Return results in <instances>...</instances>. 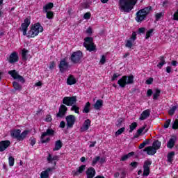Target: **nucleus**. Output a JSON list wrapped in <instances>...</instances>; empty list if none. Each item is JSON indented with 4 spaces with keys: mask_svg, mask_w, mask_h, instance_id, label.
Instances as JSON below:
<instances>
[{
    "mask_svg": "<svg viewBox=\"0 0 178 178\" xmlns=\"http://www.w3.org/2000/svg\"><path fill=\"white\" fill-rule=\"evenodd\" d=\"M55 170V167H51L46 169L40 173V178H48L49 177V174L52 173Z\"/></svg>",
    "mask_w": 178,
    "mask_h": 178,
    "instance_id": "dca6fc26",
    "label": "nucleus"
},
{
    "mask_svg": "<svg viewBox=\"0 0 178 178\" xmlns=\"http://www.w3.org/2000/svg\"><path fill=\"white\" fill-rule=\"evenodd\" d=\"M134 45V40H131V39H129L127 40L125 47L127 48H131Z\"/></svg>",
    "mask_w": 178,
    "mask_h": 178,
    "instance_id": "c9c22d12",
    "label": "nucleus"
},
{
    "mask_svg": "<svg viewBox=\"0 0 178 178\" xmlns=\"http://www.w3.org/2000/svg\"><path fill=\"white\" fill-rule=\"evenodd\" d=\"M177 109V106H172L168 111V113L170 116H173L175 115V112H176V110Z\"/></svg>",
    "mask_w": 178,
    "mask_h": 178,
    "instance_id": "ea45409f",
    "label": "nucleus"
},
{
    "mask_svg": "<svg viewBox=\"0 0 178 178\" xmlns=\"http://www.w3.org/2000/svg\"><path fill=\"white\" fill-rule=\"evenodd\" d=\"M44 122H52V116H51V115H46Z\"/></svg>",
    "mask_w": 178,
    "mask_h": 178,
    "instance_id": "603ef678",
    "label": "nucleus"
},
{
    "mask_svg": "<svg viewBox=\"0 0 178 178\" xmlns=\"http://www.w3.org/2000/svg\"><path fill=\"white\" fill-rule=\"evenodd\" d=\"M91 17V13H86L83 15V19L86 20H88Z\"/></svg>",
    "mask_w": 178,
    "mask_h": 178,
    "instance_id": "864d4df0",
    "label": "nucleus"
},
{
    "mask_svg": "<svg viewBox=\"0 0 178 178\" xmlns=\"http://www.w3.org/2000/svg\"><path fill=\"white\" fill-rule=\"evenodd\" d=\"M56 65H55V63L54 62H52L50 65H49V69L51 70H52V69H54Z\"/></svg>",
    "mask_w": 178,
    "mask_h": 178,
    "instance_id": "0e129e2a",
    "label": "nucleus"
},
{
    "mask_svg": "<svg viewBox=\"0 0 178 178\" xmlns=\"http://www.w3.org/2000/svg\"><path fill=\"white\" fill-rule=\"evenodd\" d=\"M106 162V159L105 157H101L99 156H95L92 159V166H94L97 163H100V165H102V163H105Z\"/></svg>",
    "mask_w": 178,
    "mask_h": 178,
    "instance_id": "ddd939ff",
    "label": "nucleus"
},
{
    "mask_svg": "<svg viewBox=\"0 0 178 178\" xmlns=\"http://www.w3.org/2000/svg\"><path fill=\"white\" fill-rule=\"evenodd\" d=\"M31 22L29 18H26L24 21V23L22 24L20 31H22L23 35H27L29 38H34V37H37L40 33H42L44 31V27L41 26V24L36 23L31 26V29L28 31L27 29H29V26Z\"/></svg>",
    "mask_w": 178,
    "mask_h": 178,
    "instance_id": "f257e3e1",
    "label": "nucleus"
},
{
    "mask_svg": "<svg viewBox=\"0 0 178 178\" xmlns=\"http://www.w3.org/2000/svg\"><path fill=\"white\" fill-rule=\"evenodd\" d=\"M65 126H66V123H65L64 121H62V122L60 123V127H61V129H65Z\"/></svg>",
    "mask_w": 178,
    "mask_h": 178,
    "instance_id": "e2e57ef3",
    "label": "nucleus"
},
{
    "mask_svg": "<svg viewBox=\"0 0 178 178\" xmlns=\"http://www.w3.org/2000/svg\"><path fill=\"white\" fill-rule=\"evenodd\" d=\"M170 122H171L170 119H168L165 121V122L163 125L164 129H168L169 127V126L170 124Z\"/></svg>",
    "mask_w": 178,
    "mask_h": 178,
    "instance_id": "8fccbe9b",
    "label": "nucleus"
},
{
    "mask_svg": "<svg viewBox=\"0 0 178 178\" xmlns=\"http://www.w3.org/2000/svg\"><path fill=\"white\" fill-rule=\"evenodd\" d=\"M86 33H87L88 34H92V29L90 27H89V28L87 29Z\"/></svg>",
    "mask_w": 178,
    "mask_h": 178,
    "instance_id": "69168bd1",
    "label": "nucleus"
},
{
    "mask_svg": "<svg viewBox=\"0 0 178 178\" xmlns=\"http://www.w3.org/2000/svg\"><path fill=\"white\" fill-rule=\"evenodd\" d=\"M176 143V138H171L167 143L168 148H173L175 144Z\"/></svg>",
    "mask_w": 178,
    "mask_h": 178,
    "instance_id": "bb28decb",
    "label": "nucleus"
},
{
    "mask_svg": "<svg viewBox=\"0 0 178 178\" xmlns=\"http://www.w3.org/2000/svg\"><path fill=\"white\" fill-rule=\"evenodd\" d=\"M8 164L9 166H13V165H15V159L13 158V156H10L8 158Z\"/></svg>",
    "mask_w": 178,
    "mask_h": 178,
    "instance_id": "37998d69",
    "label": "nucleus"
},
{
    "mask_svg": "<svg viewBox=\"0 0 178 178\" xmlns=\"http://www.w3.org/2000/svg\"><path fill=\"white\" fill-rule=\"evenodd\" d=\"M119 76H120V74L116 73V74H114L112 76V81H115V80H116V79H118V77H119Z\"/></svg>",
    "mask_w": 178,
    "mask_h": 178,
    "instance_id": "13d9d810",
    "label": "nucleus"
},
{
    "mask_svg": "<svg viewBox=\"0 0 178 178\" xmlns=\"http://www.w3.org/2000/svg\"><path fill=\"white\" fill-rule=\"evenodd\" d=\"M67 112V107L63 104L60 106L58 113H57V118H63Z\"/></svg>",
    "mask_w": 178,
    "mask_h": 178,
    "instance_id": "f3484780",
    "label": "nucleus"
},
{
    "mask_svg": "<svg viewBox=\"0 0 178 178\" xmlns=\"http://www.w3.org/2000/svg\"><path fill=\"white\" fill-rule=\"evenodd\" d=\"M175 156V152H171L168 154V161L172 162L173 161V157Z\"/></svg>",
    "mask_w": 178,
    "mask_h": 178,
    "instance_id": "58836bf2",
    "label": "nucleus"
},
{
    "mask_svg": "<svg viewBox=\"0 0 178 178\" xmlns=\"http://www.w3.org/2000/svg\"><path fill=\"white\" fill-rule=\"evenodd\" d=\"M152 162L151 161L147 160L145 161L143 165V176H148L149 175V167L151 166V164Z\"/></svg>",
    "mask_w": 178,
    "mask_h": 178,
    "instance_id": "4468645a",
    "label": "nucleus"
},
{
    "mask_svg": "<svg viewBox=\"0 0 178 178\" xmlns=\"http://www.w3.org/2000/svg\"><path fill=\"white\" fill-rule=\"evenodd\" d=\"M126 177V171H122L121 172V178H124Z\"/></svg>",
    "mask_w": 178,
    "mask_h": 178,
    "instance_id": "774afa93",
    "label": "nucleus"
},
{
    "mask_svg": "<svg viewBox=\"0 0 178 178\" xmlns=\"http://www.w3.org/2000/svg\"><path fill=\"white\" fill-rule=\"evenodd\" d=\"M90 127H91V120H90V119H87L84 121L83 125L81 127L80 131L81 133H84V131H87Z\"/></svg>",
    "mask_w": 178,
    "mask_h": 178,
    "instance_id": "2eb2a0df",
    "label": "nucleus"
},
{
    "mask_svg": "<svg viewBox=\"0 0 178 178\" xmlns=\"http://www.w3.org/2000/svg\"><path fill=\"white\" fill-rule=\"evenodd\" d=\"M154 81V79L149 78L147 80H146V84H152V82Z\"/></svg>",
    "mask_w": 178,
    "mask_h": 178,
    "instance_id": "052dcab7",
    "label": "nucleus"
},
{
    "mask_svg": "<svg viewBox=\"0 0 178 178\" xmlns=\"http://www.w3.org/2000/svg\"><path fill=\"white\" fill-rule=\"evenodd\" d=\"M84 41L83 47L86 48L87 51H90V52H91L92 51L95 50V46H94V39H92V38L88 37L84 39Z\"/></svg>",
    "mask_w": 178,
    "mask_h": 178,
    "instance_id": "423d86ee",
    "label": "nucleus"
},
{
    "mask_svg": "<svg viewBox=\"0 0 178 178\" xmlns=\"http://www.w3.org/2000/svg\"><path fill=\"white\" fill-rule=\"evenodd\" d=\"M29 131L26 130L24 131L22 134H19V141H23L26 137H27V134H29Z\"/></svg>",
    "mask_w": 178,
    "mask_h": 178,
    "instance_id": "7c9ffc66",
    "label": "nucleus"
},
{
    "mask_svg": "<svg viewBox=\"0 0 178 178\" xmlns=\"http://www.w3.org/2000/svg\"><path fill=\"white\" fill-rule=\"evenodd\" d=\"M136 127H137V122H133L130 126H129V133H133V131L135 130Z\"/></svg>",
    "mask_w": 178,
    "mask_h": 178,
    "instance_id": "a19ab883",
    "label": "nucleus"
},
{
    "mask_svg": "<svg viewBox=\"0 0 178 178\" xmlns=\"http://www.w3.org/2000/svg\"><path fill=\"white\" fill-rule=\"evenodd\" d=\"M118 84L121 87V88H124L126 86H129L130 84H134V76L133 74H130L129 76H123L118 80Z\"/></svg>",
    "mask_w": 178,
    "mask_h": 178,
    "instance_id": "7ed1b4c3",
    "label": "nucleus"
},
{
    "mask_svg": "<svg viewBox=\"0 0 178 178\" xmlns=\"http://www.w3.org/2000/svg\"><path fill=\"white\" fill-rule=\"evenodd\" d=\"M172 129L173 130H177V129H178V120H175L172 122Z\"/></svg>",
    "mask_w": 178,
    "mask_h": 178,
    "instance_id": "79ce46f5",
    "label": "nucleus"
},
{
    "mask_svg": "<svg viewBox=\"0 0 178 178\" xmlns=\"http://www.w3.org/2000/svg\"><path fill=\"white\" fill-rule=\"evenodd\" d=\"M55 131L51 129H47L46 132L42 133L41 136L42 143H48L49 141V136H54Z\"/></svg>",
    "mask_w": 178,
    "mask_h": 178,
    "instance_id": "1a4fd4ad",
    "label": "nucleus"
},
{
    "mask_svg": "<svg viewBox=\"0 0 178 178\" xmlns=\"http://www.w3.org/2000/svg\"><path fill=\"white\" fill-rule=\"evenodd\" d=\"M124 130H126V128H120L115 132V136H120V134H122L124 131Z\"/></svg>",
    "mask_w": 178,
    "mask_h": 178,
    "instance_id": "49530a36",
    "label": "nucleus"
},
{
    "mask_svg": "<svg viewBox=\"0 0 178 178\" xmlns=\"http://www.w3.org/2000/svg\"><path fill=\"white\" fill-rule=\"evenodd\" d=\"M160 95H161V90L155 89L154 92L153 94V99L154 100L158 99Z\"/></svg>",
    "mask_w": 178,
    "mask_h": 178,
    "instance_id": "72a5a7b5",
    "label": "nucleus"
},
{
    "mask_svg": "<svg viewBox=\"0 0 178 178\" xmlns=\"http://www.w3.org/2000/svg\"><path fill=\"white\" fill-rule=\"evenodd\" d=\"M145 28H144V27L139 28L138 30V33L139 34H143V33H145Z\"/></svg>",
    "mask_w": 178,
    "mask_h": 178,
    "instance_id": "bf43d9fd",
    "label": "nucleus"
},
{
    "mask_svg": "<svg viewBox=\"0 0 178 178\" xmlns=\"http://www.w3.org/2000/svg\"><path fill=\"white\" fill-rule=\"evenodd\" d=\"M119 9L121 12L129 13L137 3V0H119Z\"/></svg>",
    "mask_w": 178,
    "mask_h": 178,
    "instance_id": "f03ea898",
    "label": "nucleus"
},
{
    "mask_svg": "<svg viewBox=\"0 0 178 178\" xmlns=\"http://www.w3.org/2000/svg\"><path fill=\"white\" fill-rule=\"evenodd\" d=\"M44 13H46V17L49 20L54 19V12L47 11V12H44Z\"/></svg>",
    "mask_w": 178,
    "mask_h": 178,
    "instance_id": "4c0bfd02",
    "label": "nucleus"
},
{
    "mask_svg": "<svg viewBox=\"0 0 178 178\" xmlns=\"http://www.w3.org/2000/svg\"><path fill=\"white\" fill-rule=\"evenodd\" d=\"M20 133H22V131H20V129H15L13 131H11L10 136L11 137H13V138H17V140H18L19 141Z\"/></svg>",
    "mask_w": 178,
    "mask_h": 178,
    "instance_id": "4be33fe9",
    "label": "nucleus"
},
{
    "mask_svg": "<svg viewBox=\"0 0 178 178\" xmlns=\"http://www.w3.org/2000/svg\"><path fill=\"white\" fill-rule=\"evenodd\" d=\"M71 111H72V112H75V113H77V115H80V107L77 106V105H72L71 107Z\"/></svg>",
    "mask_w": 178,
    "mask_h": 178,
    "instance_id": "f704fd0d",
    "label": "nucleus"
},
{
    "mask_svg": "<svg viewBox=\"0 0 178 178\" xmlns=\"http://www.w3.org/2000/svg\"><path fill=\"white\" fill-rule=\"evenodd\" d=\"M77 102V97L76 96L65 97L63 99V104L67 106H73Z\"/></svg>",
    "mask_w": 178,
    "mask_h": 178,
    "instance_id": "6e6552de",
    "label": "nucleus"
},
{
    "mask_svg": "<svg viewBox=\"0 0 178 178\" xmlns=\"http://www.w3.org/2000/svg\"><path fill=\"white\" fill-rule=\"evenodd\" d=\"M151 10H152V7L149 6L138 11L136 17V22L138 23L143 22V20L147 17V15H148Z\"/></svg>",
    "mask_w": 178,
    "mask_h": 178,
    "instance_id": "20e7f679",
    "label": "nucleus"
},
{
    "mask_svg": "<svg viewBox=\"0 0 178 178\" xmlns=\"http://www.w3.org/2000/svg\"><path fill=\"white\" fill-rule=\"evenodd\" d=\"M145 127H147L146 125H145L144 127L140 128L139 129H138V136H141V134H143V133H144V130H145Z\"/></svg>",
    "mask_w": 178,
    "mask_h": 178,
    "instance_id": "de8ad7c7",
    "label": "nucleus"
},
{
    "mask_svg": "<svg viewBox=\"0 0 178 178\" xmlns=\"http://www.w3.org/2000/svg\"><path fill=\"white\" fill-rule=\"evenodd\" d=\"M58 67L61 73H65V72H67L70 65H69V63L66 60V58H63L60 61Z\"/></svg>",
    "mask_w": 178,
    "mask_h": 178,
    "instance_id": "9d476101",
    "label": "nucleus"
},
{
    "mask_svg": "<svg viewBox=\"0 0 178 178\" xmlns=\"http://www.w3.org/2000/svg\"><path fill=\"white\" fill-rule=\"evenodd\" d=\"M159 148H161V142L156 140L153 143L152 146L145 147L144 151L147 152V155H155Z\"/></svg>",
    "mask_w": 178,
    "mask_h": 178,
    "instance_id": "39448f33",
    "label": "nucleus"
},
{
    "mask_svg": "<svg viewBox=\"0 0 178 178\" xmlns=\"http://www.w3.org/2000/svg\"><path fill=\"white\" fill-rule=\"evenodd\" d=\"M10 145V141L9 140H2L0 142V152H3V151H5L8 147Z\"/></svg>",
    "mask_w": 178,
    "mask_h": 178,
    "instance_id": "a211bd4d",
    "label": "nucleus"
},
{
    "mask_svg": "<svg viewBox=\"0 0 178 178\" xmlns=\"http://www.w3.org/2000/svg\"><path fill=\"white\" fill-rule=\"evenodd\" d=\"M8 74H10L15 80H19L21 83H24V78L23 76L19 75L16 70H11L8 72Z\"/></svg>",
    "mask_w": 178,
    "mask_h": 178,
    "instance_id": "f8f14e48",
    "label": "nucleus"
},
{
    "mask_svg": "<svg viewBox=\"0 0 178 178\" xmlns=\"http://www.w3.org/2000/svg\"><path fill=\"white\" fill-rule=\"evenodd\" d=\"M86 175L87 178H94V176H95V169L92 167L89 168L86 171Z\"/></svg>",
    "mask_w": 178,
    "mask_h": 178,
    "instance_id": "5701e85b",
    "label": "nucleus"
},
{
    "mask_svg": "<svg viewBox=\"0 0 178 178\" xmlns=\"http://www.w3.org/2000/svg\"><path fill=\"white\" fill-rule=\"evenodd\" d=\"M35 145V139H31V145H32V147H33Z\"/></svg>",
    "mask_w": 178,
    "mask_h": 178,
    "instance_id": "338daca9",
    "label": "nucleus"
},
{
    "mask_svg": "<svg viewBox=\"0 0 178 178\" xmlns=\"http://www.w3.org/2000/svg\"><path fill=\"white\" fill-rule=\"evenodd\" d=\"M90 108L91 103H90V102H88L83 107V113H88L90 112Z\"/></svg>",
    "mask_w": 178,
    "mask_h": 178,
    "instance_id": "cd10ccee",
    "label": "nucleus"
},
{
    "mask_svg": "<svg viewBox=\"0 0 178 178\" xmlns=\"http://www.w3.org/2000/svg\"><path fill=\"white\" fill-rule=\"evenodd\" d=\"M62 148V142L60 140H57L55 144V148L53 149V151H59Z\"/></svg>",
    "mask_w": 178,
    "mask_h": 178,
    "instance_id": "473e14b6",
    "label": "nucleus"
},
{
    "mask_svg": "<svg viewBox=\"0 0 178 178\" xmlns=\"http://www.w3.org/2000/svg\"><path fill=\"white\" fill-rule=\"evenodd\" d=\"M58 156H52L51 154H49V156L47 157V161L49 163H54V166L56 165V161H58Z\"/></svg>",
    "mask_w": 178,
    "mask_h": 178,
    "instance_id": "b1692460",
    "label": "nucleus"
},
{
    "mask_svg": "<svg viewBox=\"0 0 178 178\" xmlns=\"http://www.w3.org/2000/svg\"><path fill=\"white\" fill-rule=\"evenodd\" d=\"M67 122V129H72L76 123V116L73 115H69L65 118Z\"/></svg>",
    "mask_w": 178,
    "mask_h": 178,
    "instance_id": "9b49d317",
    "label": "nucleus"
},
{
    "mask_svg": "<svg viewBox=\"0 0 178 178\" xmlns=\"http://www.w3.org/2000/svg\"><path fill=\"white\" fill-rule=\"evenodd\" d=\"M28 54H29V50L26 49H22V56L23 60H27V59H29Z\"/></svg>",
    "mask_w": 178,
    "mask_h": 178,
    "instance_id": "c756f323",
    "label": "nucleus"
},
{
    "mask_svg": "<svg viewBox=\"0 0 178 178\" xmlns=\"http://www.w3.org/2000/svg\"><path fill=\"white\" fill-rule=\"evenodd\" d=\"M147 97H151V95H152V89L147 90Z\"/></svg>",
    "mask_w": 178,
    "mask_h": 178,
    "instance_id": "680f3d73",
    "label": "nucleus"
},
{
    "mask_svg": "<svg viewBox=\"0 0 178 178\" xmlns=\"http://www.w3.org/2000/svg\"><path fill=\"white\" fill-rule=\"evenodd\" d=\"M149 115H151V110L147 109L143 111L139 118L140 120H145V119H148L149 118Z\"/></svg>",
    "mask_w": 178,
    "mask_h": 178,
    "instance_id": "6ab92c4d",
    "label": "nucleus"
},
{
    "mask_svg": "<svg viewBox=\"0 0 178 178\" xmlns=\"http://www.w3.org/2000/svg\"><path fill=\"white\" fill-rule=\"evenodd\" d=\"M106 62V57L102 55L99 60V65H105Z\"/></svg>",
    "mask_w": 178,
    "mask_h": 178,
    "instance_id": "c03bdc74",
    "label": "nucleus"
},
{
    "mask_svg": "<svg viewBox=\"0 0 178 178\" xmlns=\"http://www.w3.org/2000/svg\"><path fill=\"white\" fill-rule=\"evenodd\" d=\"M18 60H19V56H17V53L13 52L10 55V58H9L8 62L10 63H15V62H17Z\"/></svg>",
    "mask_w": 178,
    "mask_h": 178,
    "instance_id": "aec40b11",
    "label": "nucleus"
},
{
    "mask_svg": "<svg viewBox=\"0 0 178 178\" xmlns=\"http://www.w3.org/2000/svg\"><path fill=\"white\" fill-rule=\"evenodd\" d=\"M133 155H134V152H130L127 154H124V156H122L120 161H127V159L129 158H131V156H133Z\"/></svg>",
    "mask_w": 178,
    "mask_h": 178,
    "instance_id": "2f4dec72",
    "label": "nucleus"
},
{
    "mask_svg": "<svg viewBox=\"0 0 178 178\" xmlns=\"http://www.w3.org/2000/svg\"><path fill=\"white\" fill-rule=\"evenodd\" d=\"M148 143H149L148 140H145L139 145V149H143V148H144V147H145V145H147Z\"/></svg>",
    "mask_w": 178,
    "mask_h": 178,
    "instance_id": "09e8293b",
    "label": "nucleus"
},
{
    "mask_svg": "<svg viewBox=\"0 0 178 178\" xmlns=\"http://www.w3.org/2000/svg\"><path fill=\"white\" fill-rule=\"evenodd\" d=\"M152 33H154V29H150L147 31L145 37L146 40H148V38L152 35Z\"/></svg>",
    "mask_w": 178,
    "mask_h": 178,
    "instance_id": "a18cd8bd",
    "label": "nucleus"
},
{
    "mask_svg": "<svg viewBox=\"0 0 178 178\" xmlns=\"http://www.w3.org/2000/svg\"><path fill=\"white\" fill-rule=\"evenodd\" d=\"M76 79L73 75H70L69 77L67 79V84L68 86H73L75 83H76Z\"/></svg>",
    "mask_w": 178,
    "mask_h": 178,
    "instance_id": "a878e982",
    "label": "nucleus"
},
{
    "mask_svg": "<svg viewBox=\"0 0 178 178\" xmlns=\"http://www.w3.org/2000/svg\"><path fill=\"white\" fill-rule=\"evenodd\" d=\"M52 8H54V3H49L43 7V10H44V12H49V10H51V9H52Z\"/></svg>",
    "mask_w": 178,
    "mask_h": 178,
    "instance_id": "c85d7f7f",
    "label": "nucleus"
},
{
    "mask_svg": "<svg viewBox=\"0 0 178 178\" xmlns=\"http://www.w3.org/2000/svg\"><path fill=\"white\" fill-rule=\"evenodd\" d=\"M172 20H176L177 22H178V9H177V11L174 13L173 17H172Z\"/></svg>",
    "mask_w": 178,
    "mask_h": 178,
    "instance_id": "5fc2aeb1",
    "label": "nucleus"
},
{
    "mask_svg": "<svg viewBox=\"0 0 178 178\" xmlns=\"http://www.w3.org/2000/svg\"><path fill=\"white\" fill-rule=\"evenodd\" d=\"M13 86L14 87V89L16 91H21L22 90V86H20V84H19V83L17 82H13Z\"/></svg>",
    "mask_w": 178,
    "mask_h": 178,
    "instance_id": "e433bc0d",
    "label": "nucleus"
},
{
    "mask_svg": "<svg viewBox=\"0 0 178 178\" xmlns=\"http://www.w3.org/2000/svg\"><path fill=\"white\" fill-rule=\"evenodd\" d=\"M163 65H165V60H161V61L157 65V67H159V69H161L162 66H163Z\"/></svg>",
    "mask_w": 178,
    "mask_h": 178,
    "instance_id": "4d7b16f0",
    "label": "nucleus"
},
{
    "mask_svg": "<svg viewBox=\"0 0 178 178\" xmlns=\"http://www.w3.org/2000/svg\"><path fill=\"white\" fill-rule=\"evenodd\" d=\"M86 170V165H82L78 168H76V171H72V174L74 176H79L81 173H83Z\"/></svg>",
    "mask_w": 178,
    "mask_h": 178,
    "instance_id": "412c9836",
    "label": "nucleus"
},
{
    "mask_svg": "<svg viewBox=\"0 0 178 178\" xmlns=\"http://www.w3.org/2000/svg\"><path fill=\"white\" fill-rule=\"evenodd\" d=\"M129 40H131L134 42L136 41V40H137V33H136V32H134Z\"/></svg>",
    "mask_w": 178,
    "mask_h": 178,
    "instance_id": "3c124183",
    "label": "nucleus"
},
{
    "mask_svg": "<svg viewBox=\"0 0 178 178\" xmlns=\"http://www.w3.org/2000/svg\"><path fill=\"white\" fill-rule=\"evenodd\" d=\"M163 15V12L156 14V20H159V19H161Z\"/></svg>",
    "mask_w": 178,
    "mask_h": 178,
    "instance_id": "6e6d98bb",
    "label": "nucleus"
},
{
    "mask_svg": "<svg viewBox=\"0 0 178 178\" xmlns=\"http://www.w3.org/2000/svg\"><path fill=\"white\" fill-rule=\"evenodd\" d=\"M104 105V101L101 99H98L96 103L94 104V108L96 109V111H99L102 108V106Z\"/></svg>",
    "mask_w": 178,
    "mask_h": 178,
    "instance_id": "393cba45",
    "label": "nucleus"
},
{
    "mask_svg": "<svg viewBox=\"0 0 178 178\" xmlns=\"http://www.w3.org/2000/svg\"><path fill=\"white\" fill-rule=\"evenodd\" d=\"M83 58V53L81 51H77L71 55L70 60L72 63H80V60Z\"/></svg>",
    "mask_w": 178,
    "mask_h": 178,
    "instance_id": "0eeeda50",
    "label": "nucleus"
}]
</instances>
